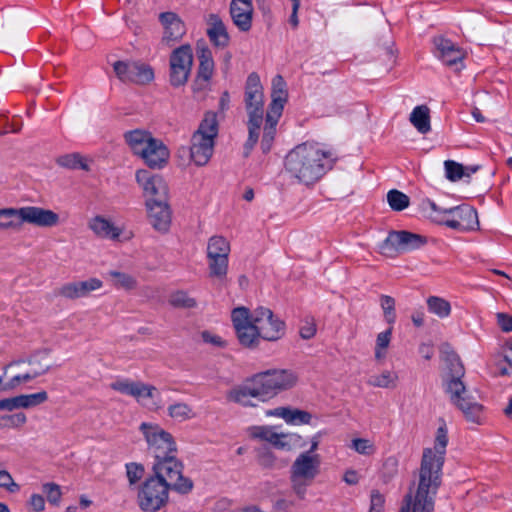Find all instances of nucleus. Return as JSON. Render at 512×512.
I'll return each instance as SVG.
<instances>
[{
  "instance_id": "1",
  "label": "nucleus",
  "mask_w": 512,
  "mask_h": 512,
  "mask_svg": "<svg viewBox=\"0 0 512 512\" xmlns=\"http://www.w3.org/2000/svg\"><path fill=\"white\" fill-rule=\"evenodd\" d=\"M231 322L239 344L245 348H256L261 340L276 342L286 333L285 322L266 307L253 311L236 307L231 311Z\"/></svg>"
},
{
  "instance_id": "2",
  "label": "nucleus",
  "mask_w": 512,
  "mask_h": 512,
  "mask_svg": "<svg viewBox=\"0 0 512 512\" xmlns=\"http://www.w3.org/2000/svg\"><path fill=\"white\" fill-rule=\"evenodd\" d=\"M335 154L325 145L302 143L285 157V171L299 183L310 185L318 181L335 162Z\"/></svg>"
},
{
  "instance_id": "3",
  "label": "nucleus",
  "mask_w": 512,
  "mask_h": 512,
  "mask_svg": "<svg viewBox=\"0 0 512 512\" xmlns=\"http://www.w3.org/2000/svg\"><path fill=\"white\" fill-rule=\"evenodd\" d=\"M465 370L458 356L451 354L445 359L443 386L450 402L461 411L465 419L480 425L484 421V408L467 390L462 378Z\"/></svg>"
},
{
  "instance_id": "4",
  "label": "nucleus",
  "mask_w": 512,
  "mask_h": 512,
  "mask_svg": "<svg viewBox=\"0 0 512 512\" xmlns=\"http://www.w3.org/2000/svg\"><path fill=\"white\" fill-rule=\"evenodd\" d=\"M324 431H318L308 438L309 448L301 451L290 466V482L293 492L303 499L307 487L320 474L322 456L318 452Z\"/></svg>"
},
{
  "instance_id": "5",
  "label": "nucleus",
  "mask_w": 512,
  "mask_h": 512,
  "mask_svg": "<svg viewBox=\"0 0 512 512\" xmlns=\"http://www.w3.org/2000/svg\"><path fill=\"white\" fill-rule=\"evenodd\" d=\"M24 224L53 228L61 224V218L57 212L40 206L0 208V232H19Z\"/></svg>"
},
{
  "instance_id": "6",
  "label": "nucleus",
  "mask_w": 512,
  "mask_h": 512,
  "mask_svg": "<svg viewBox=\"0 0 512 512\" xmlns=\"http://www.w3.org/2000/svg\"><path fill=\"white\" fill-rule=\"evenodd\" d=\"M218 135V120L214 112H207L193 133L189 147V159L195 166L209 163L214 153L215 139Z\"/></svg>"
},
{
  "instance_id": "7",
  "label": "nucleus",
  "mask_w": 512,
  "mask_h": 512,
  "mask_svg": "<svg viewBox=\"0 0 512 512\" xmlns=\"http://www.w3.org/2000/svg\"><path fill=\"white\" fill-rule=\"evenodd\" d=\"M288 99V92L286 82L281 75H276L272 79L271 88V103L269 110L266 114V122L263 128V139L261 142V149L264 153L270 151L272 143L276 135V126L279 118L282 115V111L285 103Z\"/></svg>"
},
{
  "instance_id": "8",
  "label": "nucleus",
  "mask_w": 512,
  "mask_h": 512,
  "mask_svg": "<svg viewBox=\"0 0 512 512\" xmlns=\"http://www.w3.org/2000/svg\"><path fill=\"white\" fill-rule=\"evenodd\" d=\"M152 476L180 494H187L193 488V482L183 475V465L175 454L155 459Z\"/></svg>"
},
{
  "instance_id": "9",
  "label": "nucleus",
  "mask_w": 512,
  "mask_h": 512,
  "mask_svg": "<svg viewBox=\"0 0 512 512\" xmlns=\"http://www.w3.org/2000/svg\"><path fill=\"white\" fill-rule=\"evenodd\" d=\"M245 109L247 112V128L250 130L249 145L257 139V130L263 124L264 93L260 78L252 73L248 76L244 95Z\"/></svg>"
},
{
  "instance_id": "10",
  "label": "nucleus",
  "mask_w": 512,
  "mask_h": 512,
  "mask_svg": "<svg viewBox=\"0 0 512 512\" xmlns=\"http://www.w3.org/2000/svg\"><path fill=\"white\" fill-rule=\"evenodd\" d=\"M448 442L447 424L444 420H440L434 434L433 447H427L423 450L419 474L441 480Z\"/></svg>"
},
{
  "instance_id": "11",
  "label": "nucleus",
  "mask_w": 512,
  "mask_h": 512,
  "mask_svg": "<svg viewBox=\"0 0 512 512\" xmlns=\"http://www.w3.org/2000/svg\"><path fill=\"white\" fill-rule=\"evenodd\" d=\"M230 253L231 244L226 237L213 235L208 238L206 259L209 277L218 281H224L227 278Z\"/></svg>"
},
{
  "instance_id": "12",
  "label": "nucleus",
  "mask_w": 512,
  "mask_h": 512,
  "mask_svg": "<svg viewBox=\"0 0 512 512\" xmlns=\"http://www.w3.org/2000/svg\"><path fill=\"white\" fill-rule=\"evenodd\" d=\"M440 481L419 474V481L415 492L410 491L399 512H433L434 497L440 485Z\"/></svg>"
},
{
  "instance_id": "13",
  "label": "nucleus",
  "mask_w": 512,
  "mask_h": 512,
  "mask_svg": "<svg viewBox=\"0 0 512 512\" xmlns=\"http://www.w3.org/2000/svg\"><path fill=\"white\" fill-rule=\"evenodd\" d=\"M249 438L264 441L274 448L290 452L303 446V437L296 432H278L275 426L253 425L246 429Z\"/></svg>"
},
{
  "instance_id": "14",
  "label": "nucleus",
  "mask_w": 512,
  "mask_h": 512,
  "mask_svg": "<svg viewBox=\"0 0 512 512\" xmlns=\"http://www.w3.org/2000/svg\"><path fill=\"white\" fill-rule=\"evenodd\" d=\"M427 237L409 231H391L379 246V252L389 258L424 247Z\"/></svg>"
},
{
  "instance_id": "15",
  "label": "nucleus",
  "mask_w": 512,
  "mask_h": 512,
  "mask_svg": "<svg viewBox=\"0 0 512 512\" xmlns=\"http://www.w3.org/2000/svg\"><path fill=\"white\" fill-rule=\"evenodd\" d=\"M139 430L155 459L176 454L177 447L173 436L159 424L142 422Z\"/></svg>"
},
{
  "instance_id": "16",
  "label": "nucleus",
  "mask_w": 512,
  "mask_h": 512,
  "mask_svg": "<svg viewBox=\"0 0 512 512\" xmlns=\"http://www.w3.org/2000/svg\"><path fill=\"white\" fill-rule=\"evenodd\" d=\"M194 54L191 45L175 48L169 56V83L173 87L184 86L191 75Z\"/></svg>"
},
{
  "instance_id": "17",
  "label": "nucleus",
  "mask_w": 512,
  "mask_h": 512,
  "mask_svg": "<svg viewBox=\"0 0 512 512\" xmlns=\"http://www.w3.org/2000/svg\"><path fill=\"white\" fill-rule=\"evenodd\" d=\"M170 489L152 475L145 479L137 494V503L143 512H156L164 507Z\"/></svg>"
},
{
  "instance_id": "18",
  "label": "nucleus",
  "mask_w": 512,
  "mask_h": 512,
  "mask_svg": "<svg viewBox=\"0 0 512 512\" xmlns=\"http://www.w3.org/2000/svg\"><path fill=\"white\" fill-rule=\"evenodd\" d=\"M36 362V358H30L28 361L21 360L9 364L4 370V377L8 378V381L4 383L3 389H16L49 370L48 365L35 367Z\"/></svg>"
},
{
  "instance_id": "19",
  "label": "nucleus",
  "mask_w": 512,
  "mask_h": 512,
  "mask_svg": "<svg viewBox=\"0 0 512 512\" xmlns=\"http://www.w3.org/2000/svg\"><path fill=\"white\" fill-rule=\"evenodd\" d=\"M266 400H270L279 393L290 390L298 382L297 374L292 370L273 369L257 373Z\"/></svg>"
},
{
  "instance_id": "20",
  "label": "nucleus",
  "mask_w": 512,
  "mask_h": 512,
  "mask_svg": "<svg viewBox=\"0 0 512 512\" xmlns=\"http://www.w3.org/2000/svg\"><path fill=\"white\" fill-rule=\"evenodd\" d=\"M226 399L243 407H256L255 401H267L257 374L229 389L226 392Z\"/></svg>"
},
{
  "instance_id": "21",
  "label": "nucleus",
  "mask_w": 512,
  "mask_h": 512,
  "mask_svg": "<svg viewBox=\"0 0 512 512\" xmlns=\"http://www.w3.org/2000/svg\"><path fill=\"white\" fill-rule=\"evenodd\" d=\"M117 77L125 83L145 85L153 81V68L142 62L117 61L113 64Z\"/></svg>"
},
{
  "instance_id": "22",
  "label": "nucleus",
  "mask_w": 512,
  "mask_h": 512,
  "mask_svg": "<svg viewBox=\"0 0 512 512\" xmlns=\"http://www.w3.org/2000/svg\"><path fill=\"white\" fill-rule=\"evenodd\" d=\"M135 179L142 189L145 202L149 200H167L168 186L161 175L151 173L146 169H140L136 171Z\"/></svg>"
},
{
  "instance_id": "23",
  "label": "nucleus",
  "mask_w": 512,
  "mask_h": 512,
  "mask_svg": "<svg viewBox=\"0 0 512 512\" xmlns=\"http://www.w3.org/2000/svg\"><path fill=\"white\" fill-rule=\"evenodd\" d=\"M87 226L100 239L123 241L132 238V234L126 232L124 225H118L112 219L103 215H96L90 218Z\"/></svg>"
},
{
  "instance_id": "24",
  "label": "nucleus",
  "mask_w": 512,
  "mask_h": 512,
  "mask_svg": "<svg viewBox=\"0 0 512 512\" xmlns=\"http://www.w3.org/2000/svg\"><path fill=\"white\" fill-rule=\"evenodd\" d=\"M434 45L435 55L444 65L455 70H460L463 67L466 53L459 46L442 36L434 38Z\"/></svg>"
},
{
  "instance_id": "25",
  "label": "nucleus",
  "mask_w": 512,
  "mask_h": 512,
  "mask_svg": "<svg viewBox=\"0 0 512 512\" xmlns=\"http://www.w3.org/2000/svg\"><path fill=\"white\" fill-rule=\"evenodd\" d=\"M147 219L150 225L159 233L165 234L169 231L172 221V212L167 200L145 202Z\"/></svg>"
},
{
  "instance_id": "26",
  "label": "nucleus",
  "mask_w": 512,
  "mask_h": 512,
  "mask_svg": "<svg viewBox=\"0 0 512 512\" xmlns=\"http://www.w3.org/2000/svg\"><path fill=\"white\" fill-rule=\"evenodd\" d=\"M447 226L456 230H475L479 227L477 211L469 205L452 207Z\"/></svg>"
},
{
  "instance_id": "27",
  "label": "nucleus",
  "mask_w": 512,
  "mask_h": 512,
  "mask_svg": "<svg viewBox=\"0 0 512 512\" xmlns=\"http://www.w3.org/2000/svg\"><path fill=\"white\" fill-rule=\"evenodd\" d=\"M103 287V282L95 277L83 281H74L62 285L58 294L66 299L75 300L89 296Z\"/></svg>"
},
{
  "instance_id": "28",
  "label": "nucleus",
  "mask_w": 512,
  "mask_h": 512,
  "mask_svg": "<svg viewBox=\"0 0 512 512\" xmlns=\"http://www.w3.org/2000/svg\"><path fill=\"white\" fill-rule=\"evenodd\" d=\"M164 32L162 42L168 46L180 41L186 33L183 21L173 12L161 13L159 16Z\"/></svg>"
},
{
  "instance_id": "29",
  "label": "nucleus",
  "mask_w": 512,
  "mask_h": 512,
  "mask_svg": "<svg viewBox=\"0 0 512 512\" xmlns=\"http://www.w3.org/2000/svg\"><path fill=\"white\" fill-rule=\"evenodd\" d=\"M265 415L267 417L281 418L288 425L292 426L311 425L314 418L308 411L288 406L269 409L265 412Z\"/></svg>"
},
{
  "instance_id": "30",
  "label": "nucleus",
  "mask_w": 512,
  "mask_h": 512,
  "mask_svg": "<svg viewBox=\"0 0 512 512\" xmlns=\"http://www.w3.org/2000/svg\"><path fill=\"white\" fill-rule=\"evenodd\" d=\"M139 157L150 168L161 169L168 163L170 152L160 139L153 138Z\"/></svg>"
},
{
  "instance_id": "31",
  "label": "nucleus",
  "mask_w": 512,
  "mask_h": 512,
  "mask_svg": "<svg viewBox=\"0 0 512 512\" xmlns=\"http://www.w3.org/2000/svg\"><path fill=\"white\" fill-rule=\"evenodd\" d=\"M253 11L252 0L231 1V18L235 26L243 32L249 31L252 27Z\"/></svg>"
},
{
  "instance_id": "32",
  "label": "nucleus",
  "mask_w": 512,
  "mask_h": 512,
  "mask_svg": "<svg viewBox=\"0 0 512 512\" xmlns=\"http://www.w3.org/2000/svg\"><path fill=\"white\" fill-rule=\"evenodd\" d=\"M133 398L152 411H157L164 406L159 390L155 386L141 381H137Z\"/></svg>"
},
{
  "instance_id": "33",
  "label": "nucleus",
  "mask_w": 512,
  "mask_h": 512,
  "mask_svg": "<svg viewBox=\"0 0 512 512\" xmlns=\"http://www.w3.org/2000/svg\"><path fill=\"white\" fill-rule=\"evenodd\" d=\"M198 72L195 84L193 86L194 91L199 88H204L214 73V60L211 51L207 47H203L198 52Z\"/></svg>"
},
{
  "instance_id": "34",
  "label": "nucleus",
  "mask_w": 512,
  "mask_h": 512,
  "mask_svg": "<svg viewBox=\"0 0 512 512\" xmlns=\"http://www.w3.org/2000/svg\"><path fill=\"white\" fill-rule=\"evenodd\" d=\"M207 35L211 42L218 47H225L229 43V35L222 19L216 14L207 18Z\"/></svg>"
},
{
  "instance_id": "35",
  "label": "nucleus",
  "mask_w": 512,
  "mask_h": 512,
  "mask_svg": "<svg viewBox=\"0 0 512 512\" xmlns=\"http://www.w3.org/2000/svg\"><path fill=\"white\" fill-rule=\"evenodd\" d=\"M124 137L131 151L137 156L145 151V148L154 138L150 132L141 129L128 131Z\"/></svg>"
},
{
  "instance_id": "36",
  "label": "nucleus",
  "mask_w": 512,
  "mask_h": 512,
  "mask_svg": "<svg viewBox=\"0 0 512 512\" xmlns=\"http://www.w3.org/2000/svg\"><path fill=\"white\" fill-rule=\"evenodd\" d=\"M399 382V375L394 370H382L377 374L370 376L367 383L376 388L394 389Z\"/></svg>"
},
{
  "instance_id": "37",
  "label": "nucleus",
  "mask_w": 512,
  "mask_h": 512,
  "mask_svg": "<svg viewBox=\"0 0 512 512\" xmlns=\"http://www.w3.org/2000/svg\"><path fill=\"white\" fill-rule=\"evenodd\" d=\"M410 122L422 134L431 130L430 110L426 105L415 107L410 114Z\"/></svg>"
},
{
  "instance_id": "38",
  "label": "nucleus",
  "mask_w": 512,
  "mask_h": 512,
  "mask_svg": "<svg viewBox=\"0 0 512 512\" xmlns=\"http://www.w3.org/2000/svg\"><path fill=\"white\" fill-rule=\"evenodd\" d=\"M423 210L426 216L435 223L445 224L450 218L451 208L439 207L435 202L427 200L423 203Z\"/></svg>"
},
{
  "instance_id": "39",
  "label": "nucleus",
  "mask_w": 512,
  "mask_h": 512,
  "mask_svg": "<svg viewBox=\"0 0 512 512\" xmlns=\"http://www.w3.org/2000/svg\"><path fill=\"white\" fill-rule=\"evenodd\" d=\"M107 275H108L112 285L116 289H123L126 291H130L137 287L138 283H137L136 278L129 273L112 270V271H109Z\"/></svg>"
},
{
  "instance_id": "40",
  "label": "nucleus",
  "mask_w": 512,
  "mask_h": 512,
  "mask_svg": "<svg viewBox=\"0 0 512 512\" xmlns=\"http://www.w3.org/2000/svg\"><path fill=\"white\" fill-rule=\"evenodd\" d=\"M392 339V326H390L385 331H382L377 334L375 347H374V357L375 360L379 363L383 362L387 356V351L390 346Z\"/></svg>"
},
{
  "instance_id": "41",
  "label": "nucleus",
  "mask_w": 512,
  "mask_h": 512,
  "mask_svg": "<svg viewBox=\"0 0 512 512\" xmlns=\"http://www.w3.org/2000/svg\"><path fill=\"white\" fill-rule=\"evenodd\" d=\"M445 174L450 181H458L464 176L469 177L472 173L476 172L477 168H465L462 164L453 160L444 162Z\"/></svg>"
},
{
  "instance_id": "42",
  "label": "nucleus",
  "mask_w": 512,
  "mask_h": 512,
  "mask_svg": "<svg viewBox=\"0 0 512 512\" xmlns=\"http://www.w3.org/2000/svg\"><path fill=\"white\" fill-rule=\"evenodd\" d=\"M168 415L178 422H184L194 418L196 413L189 404L177 402L168 407Z\"/></svg>"
},
{
  "instance_id": "43",
  "label": "nucleus",
  "mask_w": 512,
  "mask_h": 512,
  "mask_svg": "<svg viewBox=\"0 0 512 512\" xmlns=\"http://www.w3.org/2000/svg\"><path fill=\"white\" fill-rule=\"evenodd\" d=\"M168 302L171 306L181 309H192L197 306L196 299L183 290H177L171 293Z\"/></svg>"
},
{
  "instance_id": "44",
  "label": "nucleus",
  "mask_w": 512,
  "mask_h": 512,
  "mask_svg": "<svg viewBox=\"0 0 512 512\" xmlns=\"http://www.w3.org/2000/svg\"><path fill=\"white\" fill-rule=\"evenodd\" d=\"M426 302L428 310L439 318H447L451 314V305L444 298L430 296Z\"/></svg>"
},
{
  "instance_id": "45",
  "label": "nucleus",
  "mask_w": 512,
  "mask_h": 512,
  "mask_svg": "<svg viewBox=\"0 0 512 512\" xmlns=\"http://www.w3.org/2000/svg\"><path fill=\"white\" fill-rule=\"evenodd\" d=\"M349 447L356 453L367 457L374 455L377 451L375 442L369 438H353Z\"/></svg>"
},
{
  "instance_id": "46",
  "label": "nucleus",
  "mask_w": 512,
  "mask_h": 512,
  "mask_svg": "<svg viewBox=\"0 0 512 512\" xmlns=\"http://www.w3.org/2000/svg\"><path fill=\"white\" fill-rule=\"evenodd\" d=\"M48 399V394L46 391H39L33 394H22L18 395L19 407L23 409H29L32 407H36Z\"/></svg>"
},
{
  "instance_id": "47",
  "label": "nucleus",
  "mask_w": 512,
  "mask_h": 512,
  "mask_svg": "<svg viewBox=\"0 0 512 512\" xmlns=\"http://www.w3.org/2000/svg\"><path fill=\"white\" fill-rule=\"evenodd\" d=\"M387 202L394 211H402L410 204L409 197L398 190H390L387 193Z\"/></svg>"
},
{
  "instance_id": "48",
  "label": "nucleus",
  "mask_w": 512,
  "mask_h": 512,
  "mask_svg": "<svg viewBox=\"0 0 512 512\" xmlns=\"http://www.w3.org/2000/svg\"><path fill=\"white\" fill-rule=\"evenodd\" d=\"M126 477L129 482V486H135L145 474V468L143 464L137 462H130L125 465Z\"/></svg>"
},
{
  "instance_id": "49",
  "label": "nucleus",
  "mask_w": 512,
  "mask_h": 512,
  "mask_svg": "<svg viewBox=\"0 0 512 512\" xmlns=\"http://www.w3.org/2000/svg\"><path fill=\"white\" fill-rule=\"evenodd\" d=\"M380 305L383 310L386 322L392 326L396 320L395 314V300L388 295H382L380 298Z\"/></svg>"
},
{
  "instance_id": "50",
  "label": "nucleus",
  "mask_w": 512,
  "mask_h": 512,
  "mask_svg": "<svg viewBox=\"0 0 512 512\" xmlns=\"http://www.w3.org/2000/svg\"><path fill=\"white\" fill-rule=\"evenodd\" d=\"M26 422L27 417L22 412L0 416V427L4 428H20Z\"/></svg>"
},
{
  "instance_id": "51",
  "label": "nucleus",
  "mask_w": 512,
  "mask_h": 512,
  "mask_svg": "<svg viewBox=\"0 0 512 512\" xmlns=\"http://www.w3.org/2000/svg\"><path fill=\"white\" fill-rule=\"evenodd\" d=\"M42 490L46 494L48 502L53 506H59L62 499L61 487L53 482L42 485Z\"/></svg>"
},
{
  "instance_id": "52",
  "label": "nucleus",
  "mask_w": 512,
  "mask_h": 512,
  "mask_svg": "<svg viewBox=\"0 0 512 512\" xmlns=\"http://www.w3.org/2000/svg\"><path fill=\"white\" fill-rule=\"evenodd\" d=\"M137 381L129 379H117L110 384L111 389L121 394L133 397Z\"/></svg>"
},
{
  "instance_id": "53",
  "label": "nucleus",
  "mask_w": 512,
  "mask_h": 512,
  "mask_svg": "<svg viewBox=\"0 0 512 512\" xmlns=\"http://www.w3.org/2000/svg\"><path fill=\"white\" fill-rule=\"evenodd\" d=\"M0 489L9 493H16L20 486L14 481L12 475L5 469H0Z\"/></svg>"
},
{
  "instance_id": "54",
  "label": "nucleus",
  "mask_w": 512,
  "mask_h": 512,
  "mask_svg": "<svg viewBox=\"0 0 512 512\" xmlns=\"http://www.w3.org/2000/svg\"><path fill=\"white\" fill-rule=\"evenodd\" d=\"M385 498L377 490H373L370 495V507L368 512H384Z\"/></svg>"
},
{
  "instance_id": "55",
  "label": "nucleus",
  "mask_w": 512,
  "mask_h": 512,
  "mask_svg": "<svg viewBox=\"0 0 512 512\" xmlns=\"http://www.w3.org/2000/svg\"><path fill=\"white\" fill-rule=\"evenodd\" d=\"M30 512H43L45 510V500L40 494H32L28 501Z\"/></svg>"
},
{
  "instance_id": "56",
  "label": "nucleus",
  "mask_w": 512,
  "mask_h": 512,
  "mask_svg": "<svg viewBox=\"0 0 512 512\" xmlns=\"http://www.w3.org/2000/svg\"><path fill=\"white\" fill-rule=\"evenodd\" d=\"M316 334V324L313 319H306L300 327V336L303 339H311Z\"/></svg>"
},
{
  "instance_id": "57",
  "label": "nucleus",
  "mask_w": 512,
  "mask_h": 512,
  "mask_svg": "<svg viewBox=\"0 0 512 512\" xmlns=\"http://www.w3.org/2000/svg\"><path fill=\"white\" fill-rule=\"evenodd\" d=\"M496 320H497V324L498 326L500 327V329L503 331V332H512V316L507 314V313H503V312H498L496 313Z\"/></svg>"
},
{
  "instance_id": "58",
  "label": "nucleus",
  "mask_w": 512,
  "mask_h": 512,
  "mask_svg": "<svg viewBox=\"0 0 512 512\" xmlns=\"http://www.w3.org/2000/svg\"><path fill=\"white\" fill-rule=\"evenodd\" d=\"M201 339L203 340V342L215 347H222L225 345V341L219 335L211 331L201 332Z\"/></svg>"
},
{
  "instance_id": "59",
  "label": "nucleus",
  "mask_w": 512,
  "mask_h": 512,
  "mask_svg": "<svg viewBox=\"0 0 512 512\" xmlns=\"http://www.w3.org/2000/svg\"><path fill=\"white\" fill-rule=\"evenodd\" d=\"M80 162V155L79 154H70L62 156L58 159V164L70 168V169H77Z\"/></svg>"
},
{
  "instance_id": "60",
  "label": "nucleus",
  "mask_w": 512,
  "mask_h": 512,
  "mask_svg": "<svg viewBox=\"0 0 512 512\" xmlns=\"http://www.w3.org/2000/svg\"><path fill=\"white\" fill-rule=\"evenodd\" d=\"M20 409L18 396L4 398L0 400V411H14Z\"/></svg>"
},
{
  "instance_id": "61",
  "label": "nucleus",
  "mask_w": 512,
  "mask_h": 512,
  "mask_svg": "<svg viewBox=\"0 0 512 512\" xmlns=\"http://www.w3.org/2000/svg\"><path fill=\"white\" fill-rule=\"evenodd\" d=\"M265 122H266V117L264 118L263 117V124H261L260 128L257 130V139L255 140V142L252 144V145H249V141H250V130L248 129V139L244 145V148H245V151H246V154H248L253 148L254 146L260 141V143L262 142V139H263V128L265 126Z\"/></svg>"
},
{
  "instance_id": "62",
  "label": "nucleus",
  "mask_w": 512,
  "mask_h": 512,
  "mask_svg": "<svg viewBox=\"0 0 512 512\" xmlns=\"http://www.w3.org/2000/svg\"><path fill=\"white\" fill-rule=\"evenodd\" d=\"M293 506V501L287 498H279L275 501L273 508L277 512H287Z\"/></svg>"
},
{
  "instance_id": "63",
  "label": "nucleus",
  "mask_w": 512,
  "mask_h": 512,
  "mask_svg": "<svg viewBox=\"0 0 512 512\" xmlns=\"http://www.w3.org/2000/svg\"><path fill=\"white\" fill-rule=\"evenodd\" d=\"M343 480L349 485H356L359 482V475L353 469L346 470L343 475Z\"/></svg>"
},
{
  "instance_id": "64",
  "label": "nucleus",
  "mask_w": 512,
  "mask_h": 512,
  "mask_svg": "<svg viewBox=\"0 0 512 512\" xmlns=\"http://www.w3.org/2000/svg\"><path fill=\"white\" fill-rule=\"evenodd\" d=\"M293 1V5H292V14L289 18V22L290 24L292 25L293 28H297L298 24H299V20H298V10H299V7H300V0H292Z\"/></svg>"
}]
</instances>
